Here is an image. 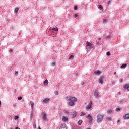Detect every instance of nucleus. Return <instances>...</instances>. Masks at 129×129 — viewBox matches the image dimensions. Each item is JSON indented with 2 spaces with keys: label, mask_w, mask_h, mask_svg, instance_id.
Here are the masks:
<instances>
[{
  "label": "nucleus",
  "mask_w": 129,
  "mask_h": 129,
  "mask_svg": "<svg viewBox=\"0 0 129 129\" xmlns=\"http://www.w3.org/2000/svg\"><path fill=\"white\" fill-rule=\"evenodd\" d=\"M66 99L67 101H70L69 102V105H70V106H73L75 102L77 101V99H76V98L74 97H70V96L67 97H66Z\"/></svg>",
  "instance_id": "obj_1"
},
{
  "label": "nucleus",
  "mask_w": 129,
  "mask_h": 129,
  "mask_svg": "<svg viewBox=\"0 0 129 129\" xmlns=\"http://www.w3.org/2000/svg\"><path fill=\"white\" fill-rule=\"evenodd\" d=\"M86 48L88 53H89V52L91 51V49H92L93 50H94V49H95V48L94 47V46H93V45H92L91 43L88 41L86 42Z\"/></svg>",
  "instance_id": "obj_2"
},
{
  "label": "nucleus",
  "mask_w": 129,
  "mask_h": 129,
  "mask_svg": "<svg viewBox=\"0 0 129 129\" xmlns=\"http://www.w3.org/2000/svg\"><path fill=\"white\" fill-rule=\"evenodd\" d=\"M103 117H104L103 115H102L101 114H98L97 115V122L98 123H101V122L103 121Z\"/></svg>",
  "instance_id": "obj_3"
},
{
  "label": "nucleus",
  "mask_w": 129,
  "mask_h": 129,
  "mask_svg": "<svg viewBox=\"0 0 129 129\" xmlns=\"http://www.w3.org/2000/svg\"><path fill=\"white\" fill-rule=\"evenodd\" d=\"M87 119H88V122L89 123H91L92 121H93V118H92V116H91V115L88 114L87 116Z\"/></svg>",
  "instance_id": "obj_4"
},
{
  "label": "nucleus",
  "mask_w": 129,
  "mask_h": 129,
  "mask_svg": "<svg viewBox=\"0 0 129 129\" xmlns=\"http://www.w3.org/2000/svg\"><path fill=\"white\" fill-rule=\"evenodd\" d=\"M91 106H92V101H90L89 105L87 106L86 107L87 110L90 109V108H91L92 107Z\"/></svg>",
  "instance_id": "obj_5"
},
{
  "label": "nucleus",
  "mask_w": 129,
  "mask_h": 129,
  "mask_svg": "<svg viewBox=\"0 0 129 129\" xmlns=\"http://www.w3.org/2000/svg\"><path fill=\"white\" fill-rule=\"evenodd\" d=\"M94 96H95V97L97 99V98L99 96V94H98V91L95 90L94 91Z\"/></svg>",
  "instance_id": "obj_6"
},
{
  "label": "nucleus",
  "mask_w": 129,
  "mask_h": 129,
  "mask_svg": "<svg viewBox=\"0 0 129 129\" xmlns=\"http://www.w3.org/2000/svg\"><path fill=\"white\" fill-rule=\"evenodd\" d=\"M62 119L63 122H68V118H67L66 116H62Z\"/></svg>",
  "instance_id": "obj_7"
},
{
  "label": "nucleus",
  "mask_w": 129,
  "mask_h": 129,
  "mask_svg": "<svg viewBox=\"0 0 129 129\" xmlns=\"http://www.w3.org/2000/svg\"><path fill=\"white\" fill-rule=\"evenodd\" d=\"M42 119H43V120H47V114H46V113H43Z\"/></svg>",
  "instance_id": "obj_8"
},
{
  "label": "nucleus",
  "mask_w": 129,
  "mask_h": 129,
  "mask_svg": "<svg viewBox=\"0 0 129 129\" xmlns=\"http://www.w3.org/2000/svg\"><path fill=\"white\" fill-rule=\"evenodd\" d=\"M103 78H104V77H102L99 79V83L101 84H103Z\"/></svg>",
  "instance_id": "obj_9"
},
{
  "label": "nucleus",
  "mask_w": 129,
  "mask_h": 129,
  "mask_svg": "<svg viewBox=\"0 0 129 129\" xmlns=\"http://www.w3.org/2000/svg\"><path fill=\"white\" fill-rule=\"evenodd\" d=\"M124 89H125L129 91V85L128 84H126L124 86Z\"/></svg>",
  "instance_id": "obj_10"
},
{
  "label": "nucleus",
  "mask_w": 129,
  "mask_h": 129,
  "mask_svg": "<svg viewBox=\"0 0 129 129\" xmlns=\"http://www.w3.org/2000/svg\"><path fill=\"white\" fill-rule=\"evenodd\" d=\"M124 119H129V113L126 114L125 115L123 116Z\"/></svg>",
  "instance_id": "obj_11"
},
{
  "label": "nucleus",
  "mask_w": 129,
  "mask_h": 129,
  "mask_svg": "<svg viewBox=\"0 0 129 129\" xmlns=\"http://www.w3.org/2000/svg\"><path fill=\"white\" fill-rule=\"evenodd\" d=\"M49 101H50V99L46 98L43 101V102H44V103H47L49 102Z\"/></svg>",
  "instance_id": "obj_12"
},
{
  "label": "nucleus",
  "mask_w": 129,
  "mask_h": 129,
  "mask_svg": "<svg viewBox=\"0 0 129 129\" xmlns=\"http://www.w3.org/2000/svg\"><path fill=\"white\" fill-rule=\"evenodd\" d=\"M30 104H31V109L33 110V109L34 108V102L30 101Z\"/></svg>",
  "instance_id": "obj_13"
},
{
  "label": "nucleus",
  "mask_w": 129,
  "mask_h": 129,
  "mask_svg": "<svg viewBox=\"0 0 129 129\" xmlns=\"http://www.w3.org/2000/svg\"><path fill=\"white\" fill-rule=\"evenodd\" d=\"M110 38V33L108 32L106 34V39H109Z\"/></svg>",
  "instance_id": "obj_14"
},
{
  "label": "nucleus",
  "mask_w": 129,
  "mask_h": 129,
  "mask_svg": "<svg viewBox=\"0 0 129 129\" xmlns=\"http://www.w3.org/2000/svg\"><path fill=\"white\" fill-rule=\"evenodd\" d=\"M72 115H73V118L76 117V116L77 115V112H76V111L74 112L73 113Z\"/></svg>",
  "instance_id": "obj_15"
},
{
  "label": "nucleus",
  "mask_w": 129,
  "mask_h": 129,
  "mask_svg": "<svg viewBox=\"0 0 129 129\" xmlns=\"http://www.w3.org/2000/svg\"><path fill=\"white\" fill-rule=\"evenodd\" d=\"M52 31H55V32H58L59 28L57 27L54 28H52Z\"/></svg>",
  "instance_id": "obj_16"
},
{
  "label": "nucleus",
  "mask_w": 129,
  "mask_h": 129,
  "mask_svg": "<svg viewBox=\"0 0 129 129\" xmlns=\"http://www.w3.org/2000/svg\"><path fill=\"white\" fill-rule=\"evenodd\" d=\"M107 113L108 114H109V113H112V110H111V109L108 110L107 111Z\"/></svg>",
  "instance_id": "obj_17"
},
{
  "label": "nucleus",
  "mask_w": 129,
  "mask_h": 129,
  "mask_svg": "<svg viewBox=\"0 0 129 129\" xmlns=\"http://www.w3.org/2000/svg\"><path fill=\"white\" fill-rule=\"evenodd\" d=\"M95 74H98V75H99L101 73V71L98 70L97 71H95Z\"/></svg>",
  "instance_id": "obj_18"
},
{
  "label": "nucleus",
  "mask_w": 129,
  "mask_h": 129,
  "mask_svg": "<svg viewBox=\"0 0 129 129\" xmlns=\"http://www.w3.org/2000/svg\"><path fill=\"white\" fill-rule=\"evenodd\" d=\"M98 9H99L101 11L103 10V7L101 5H99Z\"/></svg>",
  "instance_id": "obj_19"
},
{
  "label": "nucleus",
  "mask_w": 129,
  "mask_h": 129,
  "mask_svg": "<svg viewBox=\"0 0 129 129\" xmlns=\"http://www.w3.org/2000/svg\"><path fill=\"white\" fill-rule=\"evenodd\" d=\"M44 84H45V85L49 84V81H48V80H45L44 81Z\"/></svg>",
  "instance_id": "obj_20"
},
{
  "label": "nucleus",
  "mask_w": 129,
  "mask_h": 129,
  "mask_svg": "<svg viewBox=\"0 0 129 129\" xmlns=\"http://www.w3.org/2000/svg\"><path fill=\"white\" fill-rule=\"evenodd\" d=\"M127 64L126 63L123 64L121 66V68H124V67H126Z\"/></svg>",
  "instance_id": "obj_21"
},
{
  "label": "nucleus",
  "mask_w": 129,
  "mask_h": 129,
  "mask_svg": "<svg viewBox=\"0 0 129 129\" xmlns=\"http://www.w3.org/2000/svg\"><path fill=\"white\" fill-rule=\"evenodd\" d=\"M85 115H86V114H85L84 112H81V116H85Z\"/></svg>",
  "instance_id": "obj_22"
},
{
  "label": "nucleus",
  "mask_w": 129,
  "mask_h": 129,
  "mask_svg": "<svg viewBox=\"0 0 129 129\" xmlns=\"http://www.w3.org/2000/svg\"><path fill=\"white\" fill-rule=\"evenodd\" d=\"M78 125H81V124H82V120H79L78 122Z\"/></svg>",
  "instance_id": "obj_23"
},
{
  "label": "nucleus",
  "mask_w": 129,
  "mask_h": 129,
  "mask_svg": "<svg viewBox=\"0 0 129 129\" xmlns=\"http://www.w3.org/2000/svg\"><path fill=\"white\" fill-rule=\"evenodd\" d=\"M18 11H19V8H18V7L15 8V10H14L15 13H18Z\"/></svg>",
  "instance_id": "obj_24"
},
{
  "label": "nucleus",
  "mask_w": 129,
  "mask_h": 129,
  "mask_svg": "<svg viewBox=\"0 0 129 129\" xmlns=\"http://www.w3.org/2000/svg\"><path fill=\"white\" fill-rule=\"evenodd\" d=\"M73 58H74V56L72 55L70 56L69 59V60H72V59H73Z\"/></svg>",
  "instance_id": "obj_25"
},
{
  "label": "nucleus",
  "mask_w": 129,
  "mask_h": 129,
  "mask_svg": "<svg viewBox=\"0 0 129 129\" xmlns=\"http://www.w3.org/2000/svg\"><path fill=\"white\" fill-rule=\"evenodd\" d=\"M15 120H18L19 119V116H16L14 117Z\"/></svg>",
  "instance_id": "obj_26"
},
{
  "label": "nucleus",
  "mask_w": 129,
  "mask_h": 129,
  "mask_svg": "<svg viewBox=\"0 0 129 129\" xmlns=\"http://www.w3.org/2000/svg\"><path fill=\"white\" fill-rule=\"evenodd\" d=\"M106 119L108 121H111V118H110V117H107V118H106Z\"/></svg>",
  "instance_id": "obj_27"
},
{
  "label": "nucleus",
  "mask_w": 129,
  "mask_h": 129,
  "mask_svg": "<svg viewBox=\"0 0 129 129\" xmlns=\"http://www.w3.org/2000/svg\"><path fill=\"white\" fill-rule=\"evenodd\" d=\"M120 110V108H118V107H117L116 109V111L118 112Z\"/></svg>",
  "instance_id": "obj_28"
},
{
  "label": "nucleus",
  "mask_w": 129,
  "mask_h": 129,
  "mask_svg": "<svg viewBox=\"0 0 129 129\" xmlns=\"http://www.w3.org/2000/svg\"><path fill=\"white\" fill-rule=\"evenodd\" d=\"M106 55H107V56H110V52H106Z\"/></svg>",
  "instance_id": "obj_29"
},
{
  "label": "nucleus",
  "mask_w": 129,
  "mask_h": 129,
  "mask_svg": "<svg viewBox=\"0 0 129 129\" xmlns=\"http://www.w3.org/2000/svg\"><path fill=\"white\" fill-rule=\"evenodd\" d=\"M107 20L106 19H104L103 21V23L104 24H106V22H107Z\"/></svg>",
  "instance_id": "obj_30"
},
{
  "label": "nucleus",
  "mask_w": 129,
  "mask_h": 129,
  "mask_svg": "<svg viewBox=\"0 0 129 129\" xmlns=\"http://www.w3.org/2000/svg\"><path fill=\"white\" fill-rule=\"evenodd\" d=\"M19 73V72L15 71V76H18V74Z\"/></svg>",
  "instance_id": "obj_31"
},
{
  "label": "nucleus",
  "mask_w": 129,
  "mask_h": 129,
  "mask_svg": "<svg viewBox=\"0 0 129 129\" xmlns=\"http://www.w3.org/2000/svg\"><path fill=\"white\" fill-rule=\"evenodd\" d=\"M18 99L19 100H22L23 99V98H22V97H18Z\"/></svg>",
  "instance_id": "obj_32"
},
{
  "label": "nucleus",
  "mask_w": 129,
  "mask_h": 129,
  "mask_svg": "<svg viewBox=\"0 0 129 129\" xmlns=\"http://www.w3.org/2000/svg\"><path fill=\"white\" fill-rule=\"evenodd\" d=\"M54 94H55V95H58L59 94L57 91L54 92Z\"/></svg>",
  "instance_id": "obj_33"
},
{
  "label": "nucleus",
  "mask_w": 129,
  "mask_h": 129,
  "mask_svg": "<svg viewBox=\"0 0 129 129\" xmlns=\"http://www.w3.org/2000/svg\"><path fill=\"white\" fill-rule=\"evenodd\" d=\"M74 10H77V9H78V8H77V6H75V7H74Z\"/></svg>",
  "instance_id": "obj_34"
},
{
  "label": "nucleus",
  "mask_w": 129,
  "mask_h": 129,
  "mask_svg": "<svg viewBox=\"0 0 129 129\" xmlns=\"http://www.w3.org/2000/svg\"><path fill=\"white\" fill-rule=\"evenodd\" d=\"M55 65H56V62H53L52 66H55Z\"/></svg>",
  "instance_id": "obj_35"
},
{
  "label": "nucleus",
  "mask_w": 129,
  "mask_h": 129,
  "mask_svg": "<svg viewBox=\"0 0 129 129\" xmlns=\"http://www.w3.org/2000/svg\"><path fill=\"white\" fill-rule=\"evenodd\" d=\"M120 81L121 83H122L123 80L122 79H121Z\"/></svg>",
  "instance_id": "obj_36"
},
{
  "label": "nucleus",
  "mask_w": 129,
  "mask_h": 129,
  "mask_svg": "<svg viewBox=\"0 0 129 129\" xmlns=\"http://www.w3.org/2000/svg\"><path fill=\"white\" fill-rule=\"evenodd\" d=\"M110 3H111V1H109L108 2V4L109 5V4H110Z\"/></svg>",
  "instance_id": "obj_37"
},
{
  "label": "nucleus",
  "mask_w": 129,
  "mask_h": 129,
  "mask_svg": "<svg viewBox=\"0 0 129 129\" xmlns=\"http://www.w3.org/2000/svg\"><path fill=\"white\" fill-rule=\"evenodd\" d=\"M77 16H78L77 14H75V17L76 18L77 17Z\"/></svg>",
  "instance_id": "obj_38"
},
{
  "label": "nucleus",
  "mask_w": 129,
  "mask_h": 129,
  "mask_svg": "<svg viewBox=\"0 0 129 129\" xmlns=\"http://www.w3.org/2000/svg\"><path fill=\"white\" fill-rule=\"evenodd\" d=\"M10 52H13V50L10 49Z\"/></svg>",
  "instance_id": "obj_39"
},
{
  "label": "nucleus",
  "mask_w": 129,
  "mask_h": 129,
  "mask_svg": "<svg viewBox=\"0 0 129 129\" xmlns=\"http://www.w3.org/2000/svg\"><path fill=\"white\" fill-rule=\"evenodd\" d=\"M15 129H20V128L16 127Z\"/></svg>",
  "instance_id": "obj_40"
},
{
  "label": "nucleus",
  "mask_w": 129,
  "mask_h": 129,
  "mask_svg": "<svg viewBox=\"0 0 129 129\" xmlns=\"http://www.w3.org/2000/svg\"><path fill=\"white\" fill-rule=\"evenodd\" d=\"M114 74H116V72H115L114 73Z\"/></svg>",
  "instance_id": "obj_41"
},
{
  "label": "nucleus",
  "mask_w": 129,
  "mask_h": 129,
  "mask_svg": "<svg viewBox=\"0 0 129 129\" xmlns=\"http://www.w3.org/2000/svg\"><path fill=\"white\" fill-rule=\"evenodd\" d=\"M119 120H117V122H119Z\"/></svg>",
  "instance_id": "obj_42"
},
{
  "label": "nucleus",
  "mask_w": 129,
  "mask_h": 129,
  "mask_svg": "<svg viewBox=\"0 0 129 129\" xmlns=\"http://www.w3.org/2000/svg\"><path fill=\"white\" fill-rule=\"evenodd\" d=\"M1 104H2V102H1V101H0V105H1Z\"/></svg>",
  "instance_id": "obj_43"
},
{
  "label": "nucleus",
  "mask_w": 129,
  "mask_h": 129,
  "mask_svg": "<svg viewBox=\"0 0 129 129\" xmlns=\"http://www.w3.org/2000/svg\"><path fill=\"white\" fill-rule=\"evenodd\" d=\"M96 44H97V45H98V42H97Z\"/></svg>",
  "instance_id": "obj_44"
},
{
  "label": "nucleus",
  "mask_w": 129,
  "mask_h": 129,
  "mask_svg": "<svg viewBox=\"0 0 129 129\" xmlns=\"http://www.w3.org/2000/svg\"><path fill=\"white\" fill-rule=\"evenodd\" d=\"M101 39V38H99V40H100Z\"/></svg>",
  "instance_id": "obj_45"
}]
</instances>
